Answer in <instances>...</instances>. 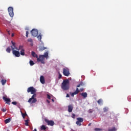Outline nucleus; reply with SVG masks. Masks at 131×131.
I'll use <instances>...</instances> for the list:
<instances>
[{
  "label": "nucleus",
  "mask_w": 131,
  "mask_h": 131,
  "mask_svg": "<svg viewBox=\"0 0 131 131\" xmlns=\"http://www.w3.org/2000/svg\"><path fill=\"white\" fill-rule=\"evenodd\" d=\"M63 74L64 76H69L70 75V73L69 72V69L67 68L63 69Z\"/></svg>",
  "instance_id": "obj_11"
},
{
  "label": "nucleus",
  "mask_w": 131,
  "mask_h": 131,
  "mask_svg": "<svg viewBox=\"0 0 131 131\" xmlns=\"http://www.w3.org/2000/svg\"><path fill=\"white\" fill-rule=\"evenodd\" d=\"M6 82H7V80L2 79L1 80V83H2V85H5L6 84Z\"/></svg>",
  "instance_id": "obj_22"
},
{
  "label": "nucleus",
  "mask_w": 131,
  "mask_h": 131,
  "mask_svg": "<svg viewBox=\"0 0 131 131\" xmlns=\"http://www.w3.org/2000/svg\"><path fill=\"white\" fill-rule=\"evenodd\" d=\"M52 102H54V99H52Z\"/></svg>",
  "instance_id": "obj_48"
},
{
  "label": "nucleus",
  "mask_w": 131,
  "mask_h": 131,
  "mask_svg": "<svg viewBox=\"0 0 131 131\" xmlns=\"http://www.w3.org/2000/svg\"><path fill=\"white\" fill-rule=\"evenodd\" d=\"M36 98V94H34L32 95L31 98H30L28 101V103H30L31 104H34V103H36L37 100L36 99V98Z\"/></svg>",
  "instance_id": "obj_3"
},
{
  "label": "nucleus",
  "mask_w": 131,
  "mask_h": 131,
  "mask_svg": "<svg viewBox=\"0 0 131 131\" xmlns=\"http://www.w3.org/2000/svg\"><path fill=\"white\" fill-rule=\"evenodd\" d=\"M28 34H29V32L28 31H27L26 33V37H28Z\"/></svg>",
  "instance_id": "obj_35"
},
{
  "label": "nucleus",
  "mask_w": 131,
  "mask_h": 131,
  "mask_svg": "<svg viewBox=\"0 0 131 131\" xmlns=\"http://www.w3.org/2000/svg\"><path fill=\"white\" fill-rule=\"evenodd\" d=\"M3 99L5 102H11V99L10 98H7L5 96L3 97Z\"/></svg>",
  "instance_id": "obj_18"
},
{
  "label": "nucleus",
  "mask_w": 131,
  "mask_h": 131,
  "mask_svg": "<svg viewBox=\"0 0 131 131\" xmlns=\"http://www.w3.org/2000/svg\"><path fill=\"white\" fill-rule=\"evenodd\" d=\"M47 49L46 47H40L39 49V51L40 52H42V51H45V50Z\"/></svg>",
  "instance_id": "obj_21"
},
{
  "label": "nucleus",
  "mask_w": 131,
  "mask_h": 131,
  "mask_svg": "<svg viewBox=\"0 0 131 131\" xmlns=\"http://www.w3.org/2000/svg\"><path fill=\"white\" fill-rule=\"evenodd\" d=\"M20 49H22V46H19V49L20 50Z\"/></svg>",
  "instance_id": "obj_44"
},
{
  "label": "nucleus",
  "mask_w": 131,
  "mask_h": 131,
  "mask_svg": "<svg viewBox=\"0 0 131 131\" xmlns=\"http://www.w3.org/2000/svg\"><path fill=\"white\" fill-rule=\"evenodd\" d=\"M6 52H7V53H11V49L10 48V47H8L7 48Z\"/></svg>",
  "instance_id": "obj_29"
},
{
  "label": "nucleus",
  "mask_w": 131,
  "mask_h": 131,
  "mask_svg": "<svg viewBox=\"0 0 131 131\" xmlns=\"http://www.w3.org/2000/svg\"><path fill=\"white\" fill-rule=\"evenodd\" d=\"M33 131H37V130H36V128H35L34 130H33Z\"/></svg>",
  "instance_id": "obj_47"
},
{
  "label": "nucleus",
  "mask_w": 131,
  "mask_h": 131,
  "mask_svg": "<svg viewBox=\"0 0 131 131\" xmlns=\"http://www.w3.org/2000/svg\"><path fill=\"white\" fill-rule=\"evenodd\" d=\"M12 51V54L15 56V57H20V52L19 51H17L15 50H18V48H13V46H11Z\"/></svg>",
  "instance_id": "obj_4"
},
{
  "label": "nucleus",
  "mask_w": 131,
  "mask_h": 131,
  "mask_svg": "<svg viewBox=\"0 0 131 131\" xmlns=\"http://www.w3.org/2000/svg\"><path fill=\"white\" fill-rule=\"evenodd\" d=\"M47 102H48V103H50V101L49 100H47Z\"/></svg>",
  "instance_id": "obj_46"
},
{
  "label": "nucleus",
  "mask_w": 131,
  "mask_h": 131,
  "mask_svg": "<svg viewBox=\"0 0 131 131\" xmlns=\"http://www.w3.org/2000/svg\"><path fill=\"white\" fill-rule=\"evenodd\" d=\"M37 61L39 63V62H40L41 64H45V58L43 57V56L41 55L37 57Z\"/></svg>",
  "instance_id": "obj_6"
},
{
  "label": "nucleus",
  "mask_w": 131,
  "mask_h": 131,
  "mask_svg": "<svg viewBox=\"0 0 131 131\" xmlns=\"http://www.w3.org/2000/svg\"><path fill=\"white\" fill-rule=\"evenodd\" d=\"M6 104H9V102H6Z\"/></svg>",
  "instance_id": "obj_49"
},
{
  "label": "nucleus",
  "mask_w": 131,
  "mask_h": 131,
  "mask_svg": "<svg viewBox=\"0 0 131 131\" xmlns=\"http://www.w3.org/2000/svg\"><path fill=\"white\" fill-rule=\"evenodd\" d=\"M72 110H73V105L72 104H70L68 106V112H72Z\"/></svg>",
  "instance_id": "obj_13"
},
{
  "label": "nucleus",
  "mask_w": 131,
  "mask_h": 131,
  "mask_svg": "<svg viewBox=\"0 0 131 131\" xmlns=\"http://www.w3.org/2000/svg\"><path fill=\"white\" fill-rule=\"evenodd\" d=\"M25 125H26V126H28V125H29L28 124V123H29V120L27 119V120H25Z\"/></svg>",
  "instance_id": "obj_23"
},
{
  "label": "nucleus",
  "mask_w": 131,
  "mask_h": 131,
  "mask_svg": "<svg viewBox=\"0 0 131 131\" xmlns=\"http://www.w3.org/2000/svg\"><path fill=\"white\" fill-rule=\"evenodd\" d=\"M8 34L10 35V34H11L10 33V31H8Z\"/></svg>",
  "instance_id": "obj_45"
},
{
  "label": "nucleus",
  "mask_w": 131,
  "mask_h": 131,
  "mask_svg": "<svg viewBox=\"0 0 131 131\" xmlns=\"http://www.w3.org/2000/svg\"><path fill=\"white\" fill-rule=\"evenodd\" d=\"M21 115L23 118H25V116H27V114H26V113L25 114L21 113Z\"/></svg>",
  "instance_id": "obj_31"
},
{
  "label": "nucleus",
  "mask_w": 131,
  "mask_h": 131,
  "mask_svg": "<svg viewBox=\"0 0 131 131\" xmlns=\"http://www.w3.org/2000/svg\"><path fill=\"white\" fill-rule=\"evenodd\" d=\"M30 65L31 66H33V65H34V62H33V61H32V60H30Z\"/></svg>",
  "instance_id": "obj_30"
},
{
  "label": "nucleus",
  "mask_w": 131,
  "mask_h": 131,
  "mask_svg": "<svg viewBox=\"0 0 131 131\" xmlns=\"http://www.w3.org/2000/svg\"><path fill=\"white\" fill-rule=\"evenodd\" d=\"M92 125V123H89V124H88V126H90V125Z\"/></svg>",
  "instance_id": "obj_42"
},
{
  "label": "nucleus",
  "mask_w": 131,
  "mask_h": 131,
  "mask_svg": "<svg viewBox=\"0 0 131 131\" xmlns=\"http://www.w3.org/2000/svg\"><path fill=\"white\" fill-rule=\"evenodd\" d=\"M45 121L47 123L48 125H50V126H54L55 125V122L53 120H49L48 119H45Z\"/></svg>",
  "instance_id": "obj_7"
},
{
  "label": "nucleus",
  "mask_w": 131,
  "mask_h": 131,
  "mask_svg": "<svg viewBox=\"0 0 131 131\" xmlns=\"http://www.w3.org/2000/svg\"><path fill=\"white\" fill-rule=\"evenodd\" d=\"M11 43L12 44L13 49H16V43L15 42H13V41H11Z\"/></svg>",
  "instance_id": "obj_24"
},
{
  "label": "nucleus",
  "mask_w": 131,
  "mask_h": 131,
  "mask_svg": "<svg viewBox=\"0 0 131 131\" xmlns=\"http://www.w3.org/2000/svg\"><path fill=\"white\" fill-rule=\"evenodd\" d=\"M11 122V119L10 118L7 119L5 120V123H9V122Z\"/></svg>",
  "instance_id": "obj_27"
},
{
  "label": "nucleus",
  "mask_w": 131,
  "mask_h": 131,
  "mask_svg": "<svg viewBox=\"0 0 131 131\" xmlns=\"http://www.w3.org/2000/svg\"><path fill=\"white\" fill-rule=\"evenodd\" d=\"M95 131H102V129L101 128H96L94 129Z\"/></svg>",
  "instance_id": "obj_32"
},
{
  "label": "nucleus",
  "mask_w": 131,
  "mask_h": 131,
  "mask_svg": "<svg viewBox=\"0 0 131 131\" xmlns=\"http://www.w3.org/2000/svg\"><path fill=\"white\" fill-rule=\"evenodd\" d=\"M70 88L69 80H64L61 84V89L63 91H68Z\"/></svg>",
  "instance_id": "obj_1"
},
{
  "label": "nucleus",
  "mask_w": 131,
  "mask_h": 131,
  "mask_svg": "<svg viewBox=\"0 0 131 131\" xmlns=\"http://www.w3.org/2000/svg\"><path fill=\"white\" fill-rule=\"evenodd\" d=\"M28 42H30V46H31V47H32V46H33V40H32V39H31V38L28 39Z\"/></svg>",
  "instance_id": "obj_14"
},
{
  "label": "nucleus",
  "mask_w": 131,
  "mask_h": 131,
  "mask_svg": "<svg viewBox=\"0 0 131 131\" xmlns=\"http://www.w3.org/2000/svg\"><path fill=\"white\" fill-rule=\"evenodd\" d=\"M77 121L76 122V124L79 126H81V122H83V118L79 117L77 118Z\"/></svg>",
  "instance_id": "obj_10"
},
{
  "label": "nucleus",
  "mask_w": 131,
  "mask_h": 131,
  "mask_svg": "<svg viewBox=\"0 0 131 131\" xmlns=\"http://www.w3.org/2000/svg\"><path fill=\"white\" fill-rule=\"evenodd\" d=\"M14 33H12V34H11L12 37H13L14 36Z\"/></svg>",
  "instance_id": "obj_43"
},
{
  "label": "nucleus",
  "mask_w": 131,
  "mask_h": 131,
  "mask_svg": "<svg viewBox=\"0 0 131 131\" xmlns=\"http://www.w3.org/2000/svg\"><path fill=\"white\" fill-rule=\"evenodd\" d=\"M97 103L99 104V105H102L103 104V99H100L97 101Z\"/></svg>",
  "instance_id": "obj_19"
},
{
  "label": "nucleus",
  "mask_w": 131,
  "mask_h": 131,
  "mask_svg": "<svg viewBox=\"0 0 131 131\" xmlns=\"http://www.w3.org/2000/svg\"><path fill=\"white\" fill-rule=\"evenodd\" d=\"M89 113H93V111L92 110V109L89 110Z\"/></svg>",
  "instance_id": "obj_40"
},
{
  "label": "nucleus",
  "mask_w": 131,
  "mask_h": 131,
  "mask_svg": "<svg viewBox=\"0 0 131 131\" xmlns=\"http://www.w3.org/2000/svg\"><path fill=\"white\" fill-rule=\"evenodd\" d=\"M31 34H32V36H33V37H36L38 34V31L37 29H33L31 31Z\"/></svg>",
  "instance_id": "obj_9"
},
{
  "label": "nucleus",
  "mask_w": 131,
  "mask_h": 131,
  "mask_svg": "<svg viewBox=\"0 0 131 131\" xmlns=\"http://www.w3.org/2000/svg\"><path fill=\"white\" fill-rule=\"evenodd\" d=\"M20 55L21 56H24L25 55V50H24V49H21L20 51Z\"/></svg>",
  "instance_id": "obj_20"
},
{
  "label": "nucleus",
  "mask_w": 131,
  "mask_h": 131,
  "mask_svg": "<svg viewBox=\"0 0 131 131\" xmlns=\"http://www.w3.org/2000/svg\"><path fill=\"white\" fill-rule=\"evenodd\" d=\"M82 85H83L82 83H80L78 85H77V88L76 89V91L72 93L71 94V96L72 97H74L75 95H77V94H78L79 93V91H80V92H83V91L84 90L83 88H80V90L78 89V88H80V86H82Z\"/></svg>",
  "instance_id": "obj_2"
},
{
  "label": "nucleus",
  "mask_w": 131,
  "mask_h": 131,
  "mask_svg": "<svg viewBox=\"0 0 131 131\" xmlns=\"http://www.w3.org/2000/svg\"><path fill=\"white\" fill-rule=\"evenodd\" d=\"M66 97H67V98H69V97H70L69 94H67Z\"/></svg>",
  "instance_id": "obj_41"
},
{
  "label": "nucleus",
  "mask_w": 131,
  "mask_h": 131,
  "mask_svg": "<svg viewBox=\"0 0 131 131\" xmlns=\"http://www.w3.org/2000/svg\"><path fill=\"white\" fill-rule=\"evenodd\" d=\"M40 81L42 84H45L46 81L45 80V77L43 76H40Z\"/></svg>",
  "instance_id": "obj_12"
},
{
  "label": "nucleus",
  "mask_w": 131,
  "mask_h": 131,
  "mask_svg": "<svg viewBox=\"0 0 131 131\" xmlns=\"http://www.w3.org/2000/svg\"><path fill=\"white\" fill-rule=\"evenodd\" d=\"M103 111L104 112H107V111H108V108L106 107L103 108Z\"/></svg>",
  "instance_id": "obj_34"
},
{
  "label": "nucleus",
  "mask_w": 131,
  "mask_h": 131,
  "mask_svg": "<svg viewBox=\"0 0 131 131\" xmlns=\"http://www.w3.org/2000/svg\"><path fill=\"white\" fill-rule=\"evenodd\" d=\"M12 104H13V105H17V102L13 101L12 102Z\"/></svg>",
  "instance_id": "obj_37"
},
{
  "label": "nucleus",
  "mask_w": 131,
  "mask_h": 131,
  "mask_svg": "<svg viewBox=\"0 0 131 131\" xmlns=\"http://www.w3.org/2000/svg\"><path fill=\"white\" fill-rule=\"evenodd\" d=\"M32 56L33 57H34V58H36L37 59V57H38V56L37 55V54H36L35 53V52H33V51L32 52Z\"/></svg>",
  "instance_id": "obj_17"
},
{
  "label": "nucleus",
  "mask_w": 131,
  "mask_h": 131,
  "mask_svg": "<svg viewBox=\"0 0 131 131\" xmlns=\"http://www.w3.org/2000/svg\"><path fill=\"white\" fill-rule=\"evenodd\" d=\"M117 129L115 127L112 128L111 129H108V131H117Z\"/></svg>",
  "instance_id": "obj_25"
},
{
  "label": "nucleus",
  "mask_w": 131,
  "mask_h": 131,
  "mask_svg": "<svg viewBox=\"0 0 131 131\" xmlns=\"http://www.w3.org/2000/svg\"><path fill=\"white\" fill-rule=\"evenodd\" d=\"M27 92L31 93V95H36L35 93H36V89L34 88L33 86H31L28 88Z\"/></svg>",
  "instance_id": "obj_5"
},
{
  "label": "nucleus",
  "mask_w": 131,
  "mask_h": 131,
  "mask_svg": "<svg viewBox=\"0 0 131 131\" xmlns=\"http://www.w3.org/2000/svg\"><path fill=\"white\" fill-rule=\"evenodd\" d=\"M47 98L49 99V100H51V96L49 94H47Z\"/></svg>",
  "instance_id": "obj_36"
},
{
  "label": "nucleus",
  "mask_w": 131,
  "mask_h": 131,
  "mask_svg": "<svg viewBox=\"0 0 131 131\" xmlns=\"http://www.w3.org/2000/svg\"><path fill=\"white\" fill-rule=\"evenodd\" d=\"M42 56H43V57L45 58H46V59H48V57H49V53H48V52H46L44 53L43 55H42Z\"/></svg>",
  "instance_id": "obj_15"
},
{
  "label": "nucleus",
  "mask_w": 131,
  "mask_h": 131,
  "mask_svg": "<svg viewBox=\"0 0 131 131\" xmlns=\"http://www.w3.org/2000/svg\"><path fill=\"white\" fill-rule=\"evenodd\" d=\"M58 73H59L58 78L59 79H60L62 78V75L60 73V72H59Z\"/></svg>",
  "instance_id": "obj_33"
},
{
  "label": "nucleus",
  "mask_w": 131,
  "mask_h": 131,
  "mask_svg": "<svg viewBox=\"0 0 131 131\" xmlns=\"http://www.w3.org/2000/svg\"><path fill=\"white\" fill-rule=\"evenodd\" d=\"M2 111H3V112H6V111H7V109L6 108H2Z\"/></svg>",
  "instance_id": "obj_38"
},
{
  "label": "nucleus",
  "mask_w": 131,
  "mask_h": 131,
  "mask_svg": "<svg viewBox=\"0 0 131 131\" xmlns=\"http://www.w3.org/2000/svg\"><path fill=\"white\" fill-rule=\"evenodd\" d=\"M38 40L41 41V34H39L38 36L37 37Z\"/></svg>",
  "instance_id": "obj_28"
},
{
  "label": "nucleus",
  "mask_w": 131,
  "mask_h": 131,
  "mask_svg": "<svg viewBox=\"0 0 131 131\" xmlns=\"http://www.w3.org/2000/svg\"><path fill=\"white\" fill-rule=\"evenodd\" d=\"M81 96L83 97V98H86L88 97V93H86V92L82 93Z\"/></svg>",
  "instance_id": "obj_16"
},
{
  "label": "nucleus",
  "mask_w": 131,
  "mask_h": 131,
  "mask_svg": "<svg viewBox=\"0 0 131 131\" xmlns=\"http://www.w3.org/2000/svg\"><path fill=\"white\" fill-rule=\"evenodd\" d=\"M41 129L42 130H46L47 129V127H46V126L45 125H42L41 126Z\"/></svg>",
  "instance_id": "obj_26"
},
{
  "label": "nucleus",
  "mask_w": 131,
  "mask_h": 131,
  "mask_svg": "<svg viewBox=\"0 0 131 131\" xmlns=\"http://www.w3.org/2000/svg\"><path fill=\"white\" fill-rule=\"evenodd\" d=\"M8 11L9 14V16L10 17H14V8L13 7H9L8 9Z\"/></svg>",
  "instance_id": "obj_8"
},
{
  "label": "nucleus",
  "mask_w": 131,
  "mask_h": 131,
  "mask_svg": "<svg viewBox=\"0 0 131 131\" xmlns=\"http://www.w3.org/2000/svg\"><path fill=\"white\" fill-rule=\"evenodd\" d=\"M72 118H74V119L75 118V114H72Z\"/></svg>",
  "instance_id": "obj_39"
}]
</instances>
